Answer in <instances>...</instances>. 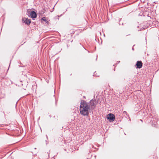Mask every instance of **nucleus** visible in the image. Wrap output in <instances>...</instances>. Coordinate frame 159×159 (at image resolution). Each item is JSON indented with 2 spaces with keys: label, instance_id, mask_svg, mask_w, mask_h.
Here are the masks:
<instances>
[{
  "label": "nucleus",
  "instance_id": "13",
  "mask_svg": "<svg viewBox=\"0 0 159 159\" xmlns=\"http://www.w3.org/2000/svg\"><path fill=\"white\" fill-rule=\"evenodd\" d=\"M141 120V121H142V122L143 121H142V120Z\"/></svg>",
  "mask_w": 159,
  "mask_h": 159
},
{
  "label": "nucleus",
  "instance_id": "15",
  "mask_svg": "<svg viewBox=\"0 0 159 159\" xmlns=\"http://www.w3.org/2000/svg\"><path fill=\"white\" fill-rule=\"evenodd\" d=\"M47 136V138H48V136H47V135L46 136Z\"/></svg>",
  "mask_w": 159,
  "mask_h": 159
},
{
  "label": "nucleus",
  "instance_id": "9",
  "mask_svg": "<svg viewBox=\"0 0 159 159\" xmlns=\"http://www.w3.org/2000/svg\"><path fill=\"white\" fill-rule=\"evenodd\" d=\"M123 113H124V114H127V112L125 111H124Z\"/></svg>",
  "mask_w": 159,
  "mask_h": 159
},
{
  "label": "nucleus",
  "instance_id": "8",
  "mask_svg": "<svg viewBox=\"0 0 159 159\" xmlns=\"http://www.w3.org/2000/svg\"><path fill=\"white\" fill-rule=\"evenodd\" d=\"M30 9H28L27 10V14L28 15V16H29V14H30Z\"/></svg>",
  "mask_w": 159,
  "mask_h": 159
},
{
  "label": "nucleus",
  "instance_id": "3",
  "mask_svg": "<svg viewBox=\"0 0 159 159\" xmlns=\"http://www.w3.org/2000/svg\"><path fill=\"white\" fill-rule=\"evenodd\" d=\"M107 119L109 122H111L113 121L115 119L114 115L111 113H109L107 115Z\"/></svg>",
  "mask_w": 159,
  "mask_h": 159
},
{
  "label": "nucleus",
  "instance_id": "12",
  "mask_svg": "<svg viewBox=\"0 0 159 159\" xmlns=\"http://www.w3.org/2000/svg\"><path fill=\"white\" fill-rule=\"evenodd\" d=\"M83 48H84V49H85V50H86L85 48L84 47H83Z\"/></svg>",
  "mask_w": 159,
  "mask_h": 159
},
{
  "label": "nucleus",
  "instance_id": "7",
  "mask_svg": "<svg viewBox=\"0 0 159 159\" xmlns=\"http://www.w3.org/2000/svg\"><path fill=\"white\" fill-rule=\"evenodd\" d=\"M41 20H42L43 21H44L46 22L47 21V20L46 19V17H42L41 18Z\"/></svg>",
  "mask_w": 159,
  "mask_h": 159
},
{
  "label": "nucleus",
  "instance_id": "6",
  "mask_svg": "<svg viewBox=\"0 0 159 159\" xmlns=\"http://www.w3.org/2000/svg\"><path fill=\"white\" fill-rule=\"evenodd\" d=\"M22 20L25 24L29 25L31 23V20L30 19H28V18H24L22 19Z\"/></svg>",
  "mask_w": 159,
  "mask_h": 159
},
{
  "label": "nucleus",
  "instance_id": "5",
  "mask_svg": "<svg viewBox=\"0 0 159 159\" xmlns=\"http://www.w3.org/2000/svg\"><path fill=\"white\" fill-rule=\"evenodd\" d=\"M30 16L31 18H32L33 20H34L37 16V15L36 12L34 11H31L30 12Z\"/></svg>",
  "mask_w": 159,
  "mask_h": 159
},
{
  "label": "nucleus",
  "instance_id": "14",
  "mask_svg": "<svg viewBox=\"0 0 159 159\" xmlns=\"http://www.w3.org/2000/svg\"><path fill=\"white\" fill-rule=\"evenodd\" d=\"M97 57H98V56H97ZM96 60L97 59V58H96Z\"/></svg>",
  "mask_w": 159,
  "mask_h": 159
},
{
  "label": "nucleus",
  "instance_id": "4",
  "mask_svg": "<svg viewBox=\"0 0 159 159\" xmlns=\"http://www.w3.org/2000/svg\"><path fill=\"white\" fill-rule=\"evenodd\" d=\"M143 66V63L140 61H137L135 67L136 68H141Z\"/></svg>",
  "mask_w": 159,
  "mask_h": 159
},
{
  "label": "nucleus",
  "instance_id": "1",
  "mask_svg": "<svg viewBox=\"0 0 159 159\" xmlns=\"http://www.w3.org/2000/svg\"><path fill=\"white\" fill-rule=\"evenodd\" d=\"M89 109H90L87 105L86 102L84 100H81L80 109L81 114L84 116H88Z\"/></svg>",
  "mask_w": 159,
  "mask_h": 159
},
{
  "label": "nucleus",
  "instance_id": "10",
  "mask_svg": "<svg viewBox=\"0 0 159 159\" xmlns=\"http://www.w3.org/2000/svg\"><path fill=\"white\" fill-rule=\"evenodd\" d=\"M119 62H120V61H119L118 62H117V63H116V64H118V63H119Z\"/></svg>",
  "mask_w": 159,
  "mask_h": 159
},
{
  "label": "nucleus",
  "instance_id": "2",
  "mask_svg": "<svg viewBox=\"0 0 159 159\" xmlns=\"http://www.w3.org/2000/svg\"><path fill=\"white\" fill-rule=\"evenodd\" d=\"M86 103L89 108L93 110L96 107L97 102L95 99H92L89 102H86Z\"/></svg>",
  "mask_w": 159,
  "mask_h": 159
},
{
  "label": "nucleus",
  "instance_id": "11",
  "mask_svg": "<svg viewBox=\"0 0 159 159\" xmlns=\"http://www.w3.org/2000/svg\"><path fill=\"white\" fill-rule=\"evenodd\" d=\"M132 50H134V48H133V47L132 48Z\"/></svg>",
  "mask_w": 159,
  "mask_h": 159
}]
</instances>
